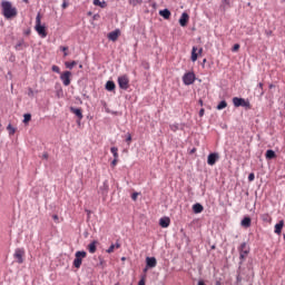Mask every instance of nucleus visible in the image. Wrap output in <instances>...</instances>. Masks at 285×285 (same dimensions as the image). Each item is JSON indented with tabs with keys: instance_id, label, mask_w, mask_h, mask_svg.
<instances>
[{
	"instance_id": "1",
	"label": "nucleus",
	"mask_w": 285,
	"mask_h": 285,
	"mask_svg": "<svg viewBox=\"0 0 285 285\" xmlns=\"http://www.w3.org/2000/svg\"><path fill=\"white\" fill-rule=\"evenodd\" d=\"M1 7L4 19H14L17 17V8L12 7V2L3 0Z\"/></svg>"
},
{
	"instance_id": "2",
	"label": "nucleus",
	"mask_w": 285,
	"mask_h": 285,
	"mask_svg": "<svg viewBox=\"0 0 285 285\" xmlns=\"http://www.w3.org/2000/svg\"><path fill=\"white\" fill-rule=\"evenodd\" d=\"M36 32L42 38L46 39L48 37V32H46V26L41 24V14L38 13L36 17Z\"/></svg>"
},
{
	"instance_id": "3",
	"label": "nucleus",
	"mask_w": 285,
	"mask_h": 285,
	"mask_svg": "<svg viewBox=\"0 0 285 285\" xmlns=\"http://www.w3.org/2000/svg\"><path fill=\"white\" fill-rule=\"evenodd\" d=\"M233 104H234L235 108H245L246 110H250V108H252L249 100H246V99L239 98V97H234Z\"/></svg>"
},
{
	"instance_id": "4",
	"label": "nucleus",
	"mask_w": 285,
	"mask_h": 285,
	"mask_svg": "<svg viewBox=\"0 0 285 285\" xmlns=\"http://www.w3.org/2000/svg\"><path fill=\"white\" fill-rule=\"evenodd\" d=\"M238 253H239V264H244L246 262V257H248V254L250 253V247L246 243H242L240 246L238 247Z\"/></svg>"
},
{
	"instance_id": "5",
	"label": "nucleus",
	"mask_w": 285,
	"mask_h": 285,
	"mask_svg": "<svg viewBox=\"0 0 285 285\" xmlns=\"http://www.w3.org/2000/svg\"><path fill=\"white\" fill-rule=\"evenodd\" d=\"M88 255V253H86L85 250H78L75 254V259H73V266L75 268H81V264L83 262V258H86Z\"/></svg>"
},
{
	"instance_id": "6",
	"label": "nucleus",
	"mask_w": 285,
	"mask_h": 285,
	"mask_svg": "<svg viewBox=\"0 0 285 285\" xmlns=\"http://www.w3.org/2000/svg\"><path fill=\"white\" fill-rule=\"evenodd\" d=\"M26 257V249L23 247L16 248L13 253V258L16 259L17 264H23Z\"/></svg>"
},
{
	"instance_id": "7",
	"label": "nucleus",
	"mask_w": 285,
	"mask_h": 285,
	"mask_svg": "<svg viewBox=\"0 0 285 285\" xmlns=\"http://www.w3.org/2000/svg\"><path fill=\"white\" fill-rule=\"evenodd\" d=\"M130 80L128 79V76L124 75L118 77V86L121 90H128L130 87Z\"/></svg>"
},
{
	"instance_id": "8",
	"label": "nucleus",
	"mask_w": 285,
	"mask_h": 285,
	"mask_svg": "<svg viewBox=\"0 0 285 285\" xmlns=\"http://www.w3.org/2000/svg\"><path fill=\"white\" fill-rule=\"evenodd\" d=\"M195 72H186L183 76V82L185 86H193V83H195Z\"/></svg>"
},
{
	"instance_id": "9",
	"label": "nucleus",
	"mask_w": 285,
	"mask_h": 285,
	"mask_svg": "<svg viewBox=\"0 0 285 285\" xmlns=\"http://www.w3.org/2000/svg\"><path fill=\"white\" fill-rule=\"evenodd\" d=\"M71 77H72L71 71H65L60 75V81H62L63 86H70Z\"/></svg>"
},
{
	"instance_id": "10",
	"label": "nucleus",
	"mask_w": 285,
	"mask_h": 285,
	"mask_svg": "<svg viewBox=\"0 0 285 285\" xmlns=\"http://www.w3.org/2000/svg\"><path fill=\"white\" fill-rule=\"evenodd\" d=\"M217 161H219V154L212 153L208 155V157H207L208 166H215V164H217Z\"/></svg>"
},
{
	"instance_id": "11",
	"label": "nucleus",
	"mask_w": 285,
	"mask_h": 285,
	"mask_svg": "<svg viewBox=\"0 0 285 285\" xmlns=\"http://www.w3.org/2000/svg\"><path fill=\"white\" fill-rule=\"evenodd\" d=\"M190 19V16H188L187 12H183L180 18H179V24L181 28H186L188 26V21Z\"/></svg>"
},
{
	"instance_id": "12",
	"label": "nucleus",
	"mask_w": 285,
	"mask_h": 285,
	"mask_svg": "<svg viewBox=\"0 0 285 285\" xmlns=\"http://www.w3.org/2000/svg\"><path fill=\"white\" fill-rule=\"evenodd\" d=\"M120 35H121V31L119 29H116L108 33V39L109 41H117Z\"/></svg>"
},
{
	"instance_id": "13",
	"label": "nucleus",
	"mask_w": 285,
	"mask_h": 285,
	"mask_svg": "<svg viewBox=\"0 0 285 285\" xmlns=\"http://www.w3.org/2000/svg\"><path fill=\"white\" fill-rule=\"evenodd\" d=\"M70 112H72V115H76V117H78L79 121H81V119H83V112L81 111V108L70 107Z\"/></svg>"
},
{
	"instance_id": "14",
	"label": "nucleus",
	"mask_w": 285,
	"mask_h": 285,
	"mask_svg": "<svg viewBox=\"0 0 285 285\" xmlns=\"http://www.w3.org/2000/svg\"><path fill=\"white\" fill-rule=\"evenodd\" d=\"M146 266L147 268H155L157 266V258L146 257Z\"/></svg>"
},
{
	"instance_id": "15",
	"label": "nucleus",
	"mask_w": 285,
	"mask_h": 285,
	"mask_svg": "<svg viewBox=\"0 0 285 285\" xmlns=\"http://www.w3.org/2000/svg\"><path fill=\"white\" fill-rule=\"evenodd\" d=\"M97 244H99V242L92 240V242L88 245L87 249H88V252H89L91 255H94V253H97Z\"/></svg>"
},
{
	"instance_id": "16",
	"label": "nucleus",
	"mask_w": 285,
	"mask_h": 285,
	"mask_svg": "<svg viewBox=\"0 0 285 285\" xmlns=\"http://www.w3.org/2000/svg\"><path fill=\"white\" fill-rule=\"evenodd\" d=\"M23 48H28V43L26 42V40H23V39L18 40V42L14 46V49L23 50Z\"/></svg>"
},
{
	"instance_id": "17",
	"label": "nucleus",
	"mask_w": 285,
	"mask_h": 285,
	"mask_svg": "<svg viewBox=\"0 0 285 285\" xmlns=\"http://www.w3.org/2000/svg\"><path fill=\"white\" fill-rule=\"evenodd\" d=\"M159 226H161V228H168V226H170V218L169 217L160 218Z\"/></svg>"
},
{
	"instance_id": "18",
	"label": "nucleus",
	"mask_w": 285,
	"mask_h": 285,
	"mask_svg": "<svg viewBox=\"0 0 285 285\" xmlns=\"http://www.w3.org/2000/svg\"><path fill=\"white\" fill-rule=\"evenodd\" d=\"M275 157H277V154H275V150H273V149H267L266 150L265 158L267 160L275 159Z\"/></svg>"
},
{
	"instance_id": "19",
	"label": "nucleus",
	"mask_w": 285,
	"mask_h": 285,
	"mask_svg": "<svg viewBox=\"0 0 285 285\" xmlns=\"http://www.w3.org/2000/svg\"><path fill=\"white\" fill-rule=\"evenodd\" d=\"M193 210L196 213V215H199V213H204V206L199 203H196L193 205Z\"/></svg>"
},
{
	"instance_id": "20",
	"label": "nucleus",
	"mask_w": 285,
	"mask_h": 285,
	"mask_svg": "<svg viewBox=\"0 0 285 285\" xmlns=\"http://www.w3.org/2000/svg\"><path fill=\"white\" fill-rule=\"evenodd\" d=\"M284 228V220H279L276 225H275V229L274 233L276 235H279L282 233V229Z\"/></svg>"
},
{
	"instance_id": "21",
	"label": "nucleus",
	"mask_w": 285,
	"mask_h": 285,
	"mask_svg": "<svg viewBox=\"0 0 285 285\" xmlns=\"http://www.w3.org/2000/svg\"><path fill=\"white\" fill-rule=\"evenodd\" d=\"M108 190H109L108 180H105L102 183V186H100L101 195H108Z\"/></svg>"
},
{
	"instance_id": "22",
	"label": "nucleus",
	"mask_w": 285,
	"mask_h": 285,
	"mask_svg": "<svg viewBox=\"0 0 285 285\" xmlns=\"http://www.w3.org/2000/svg\"><path fill=\"white\" fill-rule=\"evenodd\" d=\"M262 222H265L266 224H271L273 222V218L271 217V214L265 213L261 215Z\"/></svg>"
},
{
	"instance_id": "23",
	"label": "nucleus",
	"mask_w": 285,
	"mask_h": 285,
	"mask_svg": "<svg viewBox=\"0 0 285 285\" xmlns=\"http://www.w3.org/2000/svg\"><path fill=\"white\" fill-rule=\"evenodd\" d=\"M105 88H106V90H108L109 92H112V90H115V88H116L115 81L108 80V81L106 82Z\"/></svg>"
},
{
	"instance_id": "24",
	"label": "nucleus",
	"mask_w": 285,
	"mask_h": 285,
	"mask_svg": "<svg viewBox=\"0 0 285 285\" xmlns=\"http://www.w3.org/2000/svg\"><path fill=\"white\" fill-rule=\"evenodd\" d=\"M250 217L246 216L243 218L240 224L244 228H250Z\"/></svg>"
},
{
	"instance_id": "25",
	"label": "nucleus",
	"mask_w": 285,
	"mask_h": 285,
	"mask_svg": "<svg viewBox=\"0 0 285 285\" xmlns=\"http://www.w3.org/2000/svg\"><path fill=\"white\" fill-rule=\"evenodd\" d=\"M160 17H163V19H170V10L168 9H163L159 11Z\"/></svg>"
},
{
	"instance_id": "26",
	"label": "nucleus",
	"mask_w": 285,
	"mask_h": 285,
	"mask_svg": "<svg viewBox=\"0 0 285 285\" xmlns=\"http://www.w3.org/2000/svg\"><path fill=\"white\" fill-rule=\"evenodd\" d=\"M115 248H121V244H119V243H116V244H111L110 246H109V248L107 249V253H115Z\"/></svg>"
},
{
	"instance_id": "27",
	"label": "nucleus",
	"mask_w": 285,
	"mask_h": 285,
	"mask_svg": "<svg viewBox=\"0 0 285 285\" xmlns=\"http://www.w3.org/2000/svg\"><path fill=\"white\" fill-rule=\"evenodd\" d=\"M198 57L199 56L197 53V47H193V49H191V61L193 62L197 61Z\"/></svg>"
},
{
	"instance_id": "28",
	"label": "nucleus",
	"mask_w": 285,
	"mask_h": 285,
	"mask_svg": "<svg viewBox=\"0 0 285 285\" xmlns=\"http://www.w3.org/2000/svg\"><path fill=\"white\" fill-rule=\"evenodd\" d=\"M94 6H98L99 8H106L108 3L101 0H94Z\"/></svg>"
},
{
	"instance_id": "29",
	"label": "nucleus",
	"mask_w": 285,
	"mask_h": 285,
	"mask_svg": "<svg viewBox=\"0 0 285 285\" xmlns=\"http://www.w3.org/2000/svg\"><path fill=\"white\" fill-rule=\"evenodd\" d=\"M110 153L112 154L115 159H119V149L117 147H111Z\"/></svg>"
},
{
	"instance_id": "30",
	"label": "nucleus",
	"mask_w": 285,
	"mask_h": 285,
	"mask_svg": "<svg viewBox=\"0 0 285 285\" xmlns=\"http://www.w3.org/2000/svg\"><path fill=\"white\" fill-rule=\"evenodd\" d=\"M228 107V102H226V100H222L218 105H217V110H224V108Z\"/></svg>"
},
{
	"instance_id": "31",
	"label": "nucleus",
	"mask_w": 285,
	"mask_h": 285,
	"mask_svg": "<svg viewBox=\"0 0 285 285\" xmlns=\"http://www.w3.org/2000/svg\"><path fill=\"white\" fill-rule=\"evenodd\" d=\"M66 68H68L69 70H72V68H75V66H77V61H71V62H65Z\"/></svg>"
},
{
	"instance_id": "32",
	"label": "nucleus",
	"mask_w": 285,
	"mask_h": 285,
	"mask_svg": "<svg viewBox=\"0 0 285 285\" xmlns=\"http://www.w3.org/2000/svg\"><path fill=\"white\" fill-rule=\"evenodd\" d=\"M130 6H141L144 0H128Z\"/></svg>"
},
{
	"instance_id": "33",
	"label": "nucleus",
	"mask_w": 285,
	"mask_h": 285,
	"mask_svg": "<svg viewBox=\"0 0 285 285\" xmlns=\"http://www.w3.org/2000/svg\"><path fill=\"white\" fill-rule=\"evenodd\" d=\"M169 128L171 130V132H177V130H179V124L175 122L169 125Z\"/></svg>"
},
{
	"instance_id": "34",
	"label": "nucleus",
	"mask_w": 285,
	"mask_h": 285,
	"mask_svg": "<svg viewBox=\"0 0 285 285\" xmlns=\"http://www.w3.org/2000/svg\"><path fill=\"white\" fill-rule=\"evenodd\" d=\"M31 119H32V115H30V114H24L23 115V124H28L29 121H31Z\"/></svg>"
},
{
	"instance_id": "35",
	"label": "nucleus",
	"mask_w": 285,
	"mask_h": 285,
	"mask_svg": "<svg viewBox=\"0 0 285 285\" xmlns=\"http://www.w3.org/2000/svg\"><path fill=\"white\" fill-rule=\"evenodd\" d=\"M7 130L9 131V135H14L17 132V128L12 127V125L7 126Z\"/></svg>"
},
{
	"instance_id": "36",
	"label": "nucleus",
	"mask_w": 285,
	"mask_h": 285,
	"mask_svg": "<svg viewBox=\"0 0 285 285\" xmlns=\"http://www.w3.org/2000/svg\"><path fill=\"white\" fill-rule=\"evenodd\" d=\"M257 88H258V90H259L261 97H264V82H259V83L257 85Z\"/></svg>"
},
{
	"instance_id": "37",
	"label": "nucleus",
	"mask_w": 285,
	"mask_h": 285,
	"mask_svg": "<svg viewBox=\"0 0 285 285\" xmlns=\"http://www.w3.org/2000/svg\"><path fill=\"white\" fill-rule=\"evenodd\" d=\"M56 95L58 99H60V97H63V89L61 88V86L58 87Z\"/></svg>"
},
{
	"instance_id": "38",
	"label": "nucleus",
	"mask_w": 285,
	"mask_h": 285,
	"mask_svg": "<svg viewBox=\"0 0 285 285\" xmlns=\"http://www.w3.org/2000/svg\"><path fill=\"white\" fill-rule=\"evenodd\" d=\"M51 70H52V72H56L57 75H61V69L57 65H53L51 67Z\"/></svg>"
},
{
	"instance_id": "39",
	"label": "nucleus",
	"mask_w": 285,
	"mask_h": 285,
	"mask_svg": "<svg viewBox=\"0 0 285 285\" xmlns=\"http://www.w3.org/2000/svg\"><path fill=\"white\" fill-rule=\"evenodd\" d=\"M138 285H146V274L141 276L140 281L138 282Z\"/></svg>"
},
{
	"instance_id": "40",
	"label": "nucleus",
	"mask_w": 285,
	"mask_h": 285,
	"mask_svg": "<svg viewBox=\"0 0 285 285\" xmlns=\"http://www.w3.org/2000/svg\"><path fill=\"white\" fill-rule=\"evenodd\" d=\"M142 68H145V70H150V63L144 61L142 62Z\"/></svg>"
},
{
	"instance_id": "41",
	"label": "nucleus",
	"mask_w": 285,
	"mask_h": 285,
	"mask_svg": "<svg viewBox=\"0 0 285 285\" xmlns=\"http://www.w3.org/2000/svg\"><path fill=\"white\" fill-rule=\"evenodd\" d=\"M248 181H255V174L254 173H250L248 175Z\"/></svg>"
},
{
	"instance_id": "42",
	"label": "nucleus",
	"mask_w": 285,
	"mask_h": 285,
	"mask_svg": "<svg viewBox=\"0 0 285 285\" xmlns=\"http://www.w3.org/2000/svg\"><path fill=\"white\" fill-rule=\"evenodd\" d=\"M237 50H239V43L234 45L232 52H237Z\"/></svg>"
},
{
	"instance_id": "43",
	"label": "nucleus",
	"mask_w": 285,
	"mask_h": 285,
	"mask_svg": "<svg viewBox=\"0 0 285 285\" xmlns=\"http://www.w3.org/2000/svg\"><path fill=\"white\" fill-rule=\"evenodd\" d=\"M126 141L127 144H130L132 141V136L130 134L127 135Z\"/></svg>"
},
{
	"instance_id": "44",
	"label": "nucleus",
	"mask_w": 285,
	"mask_h": 285,
	"mask_svg": "<svg viewBox=\"0 0 285 285\" xmlns=\"http://www.w3.org/2000/svg\"><path fill=\"white\" fill-rule=\"evenodd\" d=\"M139 196V194L138 193H134L132 195H131V199L134 200V202H137V197Z\"/></svg>"
},
{
	"instance_id": "45",
	"label": "nucleus",
	"mask_w": 285,
	"mask_h": 285,
	"mask_svg": "<svg viewBox=\"0 0 285 285\" xmlns=\"http://www.w3.org/2000/svg\"><path fill=\"white\" fill-rule=\"evenodd\" d=\"M205 112H206V110L204 108H202L198 112L199 117H204Z\"/></svg>"
},
{
	"instance_id": "46",
	"label": "nucleus",
	"mask_w": 285,
	"mask_h": 285,
	"mask_svg": "<svg viewBox=\"0 0 285 285\" xmlns=\"http://www.w3.org/2000/svg\"><path fill=\"white\" fill-rule=\"evenodd\" d=\"M104 264H106V261H104V258L99 257V266H104Z\"/></svg>"
},
{
	"instance_id": "47",
	"label": "nucleus",
	"mask_w": 285,
	"mask_h": 285,
	"mask_svg": "<svg viewBox=\"0 0 285 285\" xmlns=\"http://www.w3.org/2000/svg\"><path fill=\"white\" fill-rule=\"evenodd\" d=\"M66 8H68V2L63 1L62 2V9L66 10Z\"/></svg>"
},
{
	"instance_id": "48",
	"label": "nucleus",
	"mask_w": 285,
	"mask_h": 285,
	"mask_svg": "<svg viewBox=\"0 0 285 285\" xmlns=\"http://www.w3.org/2000/svg\"><path fill=\"white\" fill-rule=\"evenodd\" d=\"M60 50H61L62 52H68V47H60Z\"/></svg>"
},
{
	"instance_id": "49",
	"label": "nucleus",
	"mask_w": 285,
	"mask_h": 285,
	"mask_svg": "<svg viewBox=\"0 0 285 285\" xmlns=\"http://www.w3.org/2000/svg\"><path fill=\"white\" fill-rule=\"evenodd\" d=\"M117 159L118 158H114V160L111 161V166H117Z\"/></svg>"
},
{
	"instance_id": "50",
	"label": "nucleus",
	"mask_w": 285,
	"mask_h": 285,
	"mask_svg": "<svg viewBox=\"0 0 285 285\" xmlns=\"http://www.w3.org/2000/svg\"><path fill=\"white\" fill-rule=\"evenodd\" d=\"M236 282L237 283L242 282V276L239 274L236 276Z\"/></svg>"
},
{
	"instance_id": "51",
	"label": "nucleus",
	"mask_w": 285,
	"mask_h": 285,
	"mask_svg": "<svg viewBox=\"0 0 285 285\" xmlns=\"http://www.w3.org/2000/svg\"><path fill=\"white\" fill-rule=\"evenodd\" d=\"M197 285H206V283L204 282V279H199Z\"/></svg>"
},
{
	"instance_id": "52",
	"label": "nucleus",
	"mask_w": 285,
	"mask_h": 285,
	"mask_svg": "<svg viewBox=\"0 0 285 285\" xmlns=\"http://www.w3.org/2000/svg\"><path fill=\"white\" fill-rule=\"evenodd\" d=\"M52 219H55V222H59V216L58 215H53Z\"/></svg>"
},
{
	"instance_id": "53",
	"label": "nucleus",
	"mask_w": 285,
	"mask_h": 285,
	"mask_svg": "<svg viewBox=\"0 0 285 285\" xmlns=\"http://www.w3.org/2000/svg\"><path fill=\"white\" fill-rule=\"evenodd\" d=\"M150 267H148V265H146V267L142 269V272L144 273H148V269H149Z\"/></svg>"
},
{
	"instance_id": "54",
	"label": "nucleus",
	"mask_w": 285,
	"mask_h": 285,
	"mask_svg": "<svg viewBox=\"0 0 285 285\" xmlns=\"http://www.w3.org/2000/svg\"><path fill=\"white\" fill-rule=\"evenodd\" d=\"M203 52H204V49L200 48V49L198 50V55H202Z\"/></svg>"
},
{
	"instance_id": "55",
	"label": "nucleus",
	"mask_w": 285,
	"mask_h": 285,
	"mask_svg": "<svg viewBox=\"0 0 285 285\" xmlns=\"http://www.w3.org/2000/svg\"><path fill=\"white\" fill-rule=\"evenodd\" d=\"M215 285H222V281H216Z\"/></svg>"
},
{
	"instance_id": "56",
	"label": "nucleus",
	"mask_w": 285,
	"mask_h": 285,
	"mask_svg": "<svg viewBox=\"0 0 285 285\" xmlns=\"http://www.w3.org/2000/svg\"><path fill=\"white\" fill-rule=\"evenodd\" d=\"M43 158H45V159H48V154H43Z\"/></svg>"
},
{
	"instance_id": "57",
	"label": "nucleus",
	"mask_w": 285,
	"mask_h": 285,
	"mask_svg": "<svg viewBox=\"0 0 285 285\" xmlns=\"http://www.w3.org/2000/svg\"><path fill=\"white\" fill-rule=\"evenodd\" d=\"M63 57H68V51H65V52H63Z\"/></svg>"
},
{
	"instance_id": "58",
	"label": "nucleus",
	"mask_w": 285,
	"mask_h": 285,
	"mask_svg": "<svg viewBox=\"0 0 285 285\" xmlns=\"http://www.w3.org/2000/svg\"><path fill=\"white\" fill-rule=\"evenodd\" d=\"M79 68H80V69L83 68V65H79Z\"/></svg>"
},
{
	"instance_id": "59",
	"label": "nucleus",
	"mask_w": 285,
	"mask_h": 285,
	"mask_svg": "<svg viewBox=\"0 0 285 285\" xmlns=\"http://www.w3.org/2000/svg\"><path fill=\"white\" fill-rule=\"evenodd\" d=\"M23 1V3H28V0H22Z\"/></svg>"
},
{
	"instance_id": "60",
	"label": "nucleus",
	"mask_w": 285,
	"mask_h": 285,
	"mask_svg": "<svg viewBox=\"0 0 285 285\" xmlns=\"http://www.w3.org/2000/svg\"><path fill=\"white\" fill-rule=\"evenodd\" d=\"M199 104H200V105H203V104H204V101L199 100Z\"/></svg>"
},
{
	"instance_id": "61",
	"label": "nucleus",
	"mask_w": 285,
	"mask_h": 285,
	"mask_svg": "<svg viewBox=\"0 0 285 285\" xmlns=\"http://www.w3.org/2000/svg\"><path fill=\"white\" fill-rule=\"evenodd\" d=\"M203 63H206V59L203 60Z\"/></svg>"
},
{
	"instance_id": "62",
	"label": "nucleus",
	"mask_w": 285,
	"mask_h": 285,
	"mask_svg": "<svg viewBox=\"0 0 285 285\" xmlns=\"http://www.w3.org/2000/svg\"><path fill=\"white\" fill-rule=\"evenodd\" d=\"M191 153H195V148L191 150Z\"/></svg>"
},
{
	"instance_id": "63",
	"label": "nucleus",
	"mask_w": 285,
	"mask_h": 285,
	"mask_svg": "<svg viewBox=\"0 0 285 285\" xmlns=\"http://www.w3.org/2000/svg\"><path fill=\"white\" fill-rule=\"evenodd\" d=\"M29 92H32V89H29Z\"/></svg>"
},
{
	"instance_id": "64",
	"label": "nucleus",
	"mask_w": 285,
	"mask_h": 285,
	"mask_svg": "<svg viewBox=\"0 0 285 285\" xmlns=\"http://www.w3.org/2000/svg\"><path fill=\"white\" fill-rule=\"evenodd\" d=\"M269 88H273V85H271Z\"/></svg>"
}]
</instances>
